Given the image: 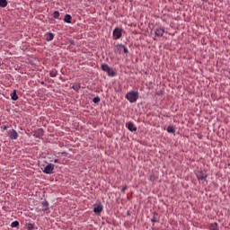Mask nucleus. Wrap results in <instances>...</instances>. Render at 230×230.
<instances>
[{"mask_svg":"<svg viewBox=\"0 0 230 230\" xmlns=\"http://www.w3.org/2000/svg\"><path fill=\"white\" fill-rule=\"evenodd\" d=\"M54 170H55V164H47L46 167L44 168L43 172L49 175V174L53 173V171H54Z\"/></svg>","mask_w":230,"mask_h":230,"instance_id":"2","label":"nucleus"},{"mask_svg":"<svg viewBox=\"0 0 230 230\" xmlns=\"http://www.w3.org/2000/svg\"><path fill=\"white\" fill-rule=\"evenodd\" d=\"M138 98H139V92H136V91H131L128 93L126 95V99L131 103L137 102Z\"/></svg>","mask_w":230,"mask_h":230,"instance_id":"1","label":"nucleus"},{"mask_svg":"<svg viewBox=\"0 0 230 230\" xmlns=\"http://www.w3.org/2000/svg\"><path fill=\"white\" fill-rule=\"evenodd\" d=\"M93 103H98L100 102V97H94L93 99Z\"/></svg>","mask_w":230,"mask_h":230,"instance_id":"25","label":"nucleus"},{"mask_svg":"<svg viewBox=\"0 0 230 230\" xmlns=\"http://www.w3.org/2000/svg\"><path fill=\"white\" fill-rule=\"evenodd\" d=\"M167 132L168 133H174L175 132V128L172 126H169L167 128Z\"/></svg>","mask_w":230,"mask_h":230,"instance_id":"23","label":"nucleus"},{"mask_svg":"<svg viewBox=\"0 0 230 230\" xmlns=\"http://www.w3.org/2000/svg\"><path fill=\"white\" fill-rule=\"evenodd\" d=\"M157 216H158L157 213H155V214H154L153 218L151 219L153 225H154L155 223H157V222H158V221H157Z\"/></svg>","mask_w":230,"mask_h":230,"instance_id":"21","label":"nucleus"},{"mask_svg":"<svg viewBox=\"0 0 230 230\" xmlns=\"http://www.w3.org/2000/svg\"><path fill=\"white\" fill-rule=\"evenodd\" d=\"M49 75L52 78H55V76H57V75H58V71H57V69L51 70L49 72Z\"/></svg>","mask_w":230,"mask_h":230,"instance_id":"19","label":"nucleus"},{"mask_svg":"<svg viewBox=\"0 0 230 230\" xmlns=\"http://www.w3.org/2000/svg\"><path fill=\"white\" fill-rule=\"evenodd\" d=\"M8 2L6 0H0V8H6Z\"/></svg>","mask_w":230,"mask_h":230,"instance_id":"15","label":"nucleus"},{"mask_svg":"<svg viewBox=\"0 0 230 230\" xmlns=\"http://www.w3.org/2000/svg\"><path fill=\"white\" fill-rule=\"evenodd\" d=\"M36 137H39V139H40V137H42V136H44V129L40 128L36 131L35 133Z\"/></svg>","mask_w":230,"mask_h":230,"instance_id":"11","label":"nucleus"},{"mask_svg":"<svg viewBox=\"0 0 230 230\" xmlns=\"http://www.w3.org/2000/svg\"><path fill=\"white\" fill-rule=\"evenodd\" d=\"M164 33V28L158 27L155 30V34L158 38L163 37Z\"/></svg>","mask_w":230,"mask_h":230,"instance_id":"6","label":"nucleus"},{"mask_svg":"<svg viewBox=\"0 0 230 230\" xmlns=\"http://www.w3.org/2000/svg\"><path fill=\"white\" fill-rule=\"evenodd\" d=\"M127 128H128L129 131L131 132H136L137 131V128L136 127V125L132 122H128V124H126Z\"/></svg>","mask_w":230,"mask_h":230,"instance_id":"7","label":"nucleus"},{"mask_svg":"<svg viewBox=\"0 0 230 230\" xmlns=\"http://www.w3.org/2000/svg\"><path fill=\"white\" fill-rule=\"evenodd\" d=\"M209 230H219L217 223H212L208 226Z\"/></svg>","mask_w":230,"mask_h":230,"instance_id":"14","label":"nucleus"},{"mask_svg":"<svg viewBox=\"0 0 230 230\" xmlns=\"http://www.w3.org/2000/svg\"><path fill=\"white\" fill-rule=\"evenodd\" d=\"M102 71H105L106 73H108L109 76H114V75H115L113 70H111V67L109 66V65H107V64H102Z\"/></svg>","mask_w":230,"mask_h":230,"instance_id":"3","label":"nucleus"},{"mask_svg":"<svg viewBox=\"0 0 230 230\" xmlns=\"http://www.w3.org/2000/svg\"><path fill=\"white\" fill-rule=\"evenodd\" d=\"M53 39H55V35L52 32H48L46 34V40H48V42H50Z\"/></svg>","mask_w":230,"mask_h":230,"instance_id":"12","label":"nucleus"},{"mask_svg":"<svg viewBox=\"0 0 230 230\" xmlns=\"http://www.w3.org/2000/svg\"><path fill=\"white\" fill-rule=\"evenodd\" d=\"M148 180H149L150 181L154 182V181H155L157 180V177H156L154 173H151V174L149 175Z\"/></svg>","mask_w":230,"mask_h":230,"instance_id":"20","label":"nucleus"},{"mask_svg":"<svg viewBox=\"0 0 230 230\" xmlns=\"http://www.w3.org/2000/svg\"><path fill=\"white\" fill-rule=\"evenodd\" d=\"M42 211H44V213H46V211H48L49 209V203H48V201H42Z\"/></svg>","mask_w":230,"mask_h":230,"instance_id":"9","label":"nucleus"},{"mask_svg":"<svg viewBox=\"0 0 230 230\" xmlns=\"http://www.w3.org/2000/svg\"><path fill=\"white\" fill-rule=\"evenodd\" d=\"M71 19H72V17L70 16V14H66L65 18H64V21H65V22H67L68 24H71Z\"/></svg>","mask_w":230,"mask_h":230,"instance_id":"17","label":"nucleus"},{"mask_svg":"<svg viewBox=\"0 0 230 230\" xmlns=\"http://www.w3.org/2000/svg\"><path fill=\"white\" fill-rule=\"evenodd\" d=\"M80 84L79 83H75L72 85V89H74V91H80Z\"/></svg>","mask_w":230,"mask_h":230,"instance_id":"18","label":"nucleus"},{"mask_svg":"<svg viewBox=\"0 0 230 230\" xmlns=\"http://www.w3.org/2000/svg\"><path fill=\"white\" fill-rule=\"evenodd\" d=\"M54 163H59V160L58 159H55Z\"/></svg>","mask_w":230,"mask_h":230,"instance_id":"29","label":"nucleus"},{"mask_svg":"<svg viewBox=\"0 0 230 230\" xmlns=\"http://www.w3.org/2000/svg\"><path fill=\"white\" fill-rule=\"evenodd\" d=\"M11 99L13 102H17L19 100V96L17 95V91L13 90V93H11Z\"/></svg>","mask_w":230,"mask_h":230,"instance_id":"10","label":"nucleus"},{"mask_svg":"<svg viewBox=\"0 0 230 230\" xmlns=\"http://www.w3.org/2000/svg\"><path fill=\"white\" fill-rule=\"evenodd\" d=\"M197 178H198L199 181H205L206 178H207V175L200 172L199 174L197 175Z\"/></svg>","mask_w":230,"mask_h":230,"instance_id":"16","label":"nucleus"},{"mask_svg":"<svg viewBox=\"0 0 230 230\" xmlns=\"http://www.w3.org/2000/svg\"><path fill=\"white\" fill-rule=\"evenodd\" d=\"M103 211V206L102 204L97 205L93 208V213H96L97 215H100Z\"/></svg>","mask_w":230,"mask_h":230,"instance_id":"8","label":"nucleus"},{"mask_svg":"<svg viewBox=\"0 0 230 230\" xmlns=\"http://www.w3.org/2000/svg\"><path fill=\"white\" fill-rule=\"evenodd\" d=\"M2 128H3L4 131L8 130V127H6V126H4Z\"/></svg>","mask_w":230,"mask_h":230,"instance_id":"27","label":"nucleus"},{"mask_svg":"<svg viewBox=\"0 0 230 230\" xmlns=\"http://www.w3.org/2000/svg\"><path fill=\"white\" fill-rule=\"evenodd\" d=\"M117 49L119 54H122L125 57H127L128 55V49H127V47H125L123 45L117 46Z\"/></svg>","mask_w":230,"mask_h":230,"instance_id":"4","label":"nucleus"},{"mask_svg":"<svg viewBox=\"0 0 230 230\" xmlns=\"http://www.w3.org/2000/svg\"><path fill=\"white\" fill-rule=\"evenodd\" d=\"M8 136L9 138L13 141L19 137V133H17L15 129H12L11 131H9Z\"/></svg>","mask_w":230,"mask_h":230,"instance_id":"5","label":"nucleus"},{"mask_svg":"<svg viewBox=\"0 0 230 230\" xmlns=\"http://www.w3.org/2000/svg\"><path fill=\"white\" fill-rule=\"evenodd\" d=\"M113 37H116V29L113 30Z\"/></svg>","mask_w":230,"mask_h":230,"instance_id":"28","label":"nucleus"},{"mask_svg":"<svg viewBox=\"0 0 230 230\" xmlns=\"http://www.w3.org/2000/svg\"><path fill=\"white\" fill-rule=\"evenodd\" d=\"M127 190V186H125L124 188H122V190H121V192L122 193H125V190Z\"/></svg>","mask_w":230,"mask_h":230,"instance_id":"26","label":"nucleus"},{"mask_svg":"<svg viewBox=\"0 0 230 230\" xmlns=\"http://www.w3.org/2000/svg\"><path fill=\"white\" fill-rule=\"evenodd\" d=\"M123 36V30L121 29H116V40H119Z\"/></svg>","mask_w":230,"mask_h":230,"instance_id":"13","label":"nucleus"},{"mask_svg":"<svg viewBox=\"0 0 230 230\" xmlns=\"http://www.w3.org/2000/svg\"><path fill=\"white\" fill-rule=\"evenodd\" d=\"M11 227H19V221H13L11 224Z\"/></svg>","mask_w":230,"mask_h":230,"instance_id":"24","label":"nucleus"},{"mask_svg":"<svg viewBox=\"0 0 230 230\" xmlns=\"http://www.w3.org/2000/svg\"><path fill=\"white\" fill-rule=\"evenodd\" d=\"M54 19H58L60 17V13L58 11H55L53 13Z\"/></svg>","mask_w":230,"mask_h":230,"instance_id":"22","label":"nucleus"}]
</instances>
